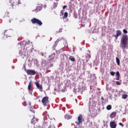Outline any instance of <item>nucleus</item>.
I'll use <instances>...</instances> for the list:
<instances>
[{"label":"nucleus","instance_id":"obj_35","mask_svg":"<svg viewBox=\"0 0 128 128\" xmlns=\"http://www.w3.org/2000/svg\"><path fill=\"white\" fill-rule=\"evenodd\" d=\"M39 102H40V100H39Z\"/></svg>","mask_w":128,"mask_h":128},{"label":"nucleus","instance_id":"obj_4","mask_svg":"<svg viewBox=\"0 0 128 128\" xmlns=\"http://www.w3.org/2000/svg\"><path fill=\"white\" fill-rule=\"evenodd\" d=\"M14 32L12 30H5L4 32V34L6 38H10L12 36Z\"/></svg>","mask_w":128,"mask_h":128},{"label":"nucleus","instance_id":"obj_28","mask_svg":"<svg viewBox=\"0 0 128 128\" xmlns=\"http://www.w3.org/2000/svg\"><path fill=\"white\" fill-rule=\"evenodd\" d=\"M119 125L120 126H124V124H122V122L119 123Z\"/></svg>","mask_w":128,"mask_h":128},{"label":"nucleus","instance_id":"obj_30","mask_svg":"<svg viewBox=\"0 0 128 128\" xmlns=\"http://www.w3.org/2000/svg\"><path fill=\"white\" fill-rule=\"evenodd\" d=\"M67 8V6H63V10H64V8Z\"/></svg>","mask_w":128,"mask_h":128},{"label":"nucleus","instance_id":"obj_15","mask_svg":"<svg viewBox=\"0 0 128 128\" xmlns=\"http://www.w3.org/2000/svg\"><path fill=\"white\" fill-rule=\"evenodd\" d=\"M60 40H61L60 39H58L56 42H55V44L54 45L53 48H56V46H58V42H60Z\"/></svg>","mask_w":128,"mask_h":128},{"label":"nucleus","instance_id":"obj_25","mask_svg":"<svg viewBox=\"0 0 128 128\" xmlns=\"http://www.w3.org/2000/svg\"><path fill=\"white\" fill-rule=\"evenodd\" d=\"M34 108V107H32L30 108V112H33V114H34V110H32Z\"/></svg>","mask_w":128,"mask_h":128},{"label":"nucleus","instance_id":"obj_11","mask_svg":"<svg viewBox=\"0 0 128 128\" xmlns=\"http://www.w3.org/2000/svg\"><path fill=\"white\" fill-rule=\"evenodd\" d=\"M110 127L111 128H116V124L114 122H110Z\"/></svg>","mask_w":128,"mask_h":128},{"label":"nucleus","instance_id":"obj_5","mask_svg":"<svg viewBox=\"0 0 128 128\" xmlns=\"http://www.w3.org/2000/svg\"><path fill=\"white\" fill-rule=\"evenodd\" d=\"M42 102L44 106H47L48 104V96H44L42 98Z\"/></svg>","mask_w":128,"mask_h":128},{"label":"nucleus","instance_id":"obj_7","mask_svg":"<svg viewBox=\"0 0 128 128\" xmlns=\"http://www.w3.org/2000/svg\"><path fill=\"white\" fill-rule=\"evenodd\" d=\"M26 72L27 74H29L30 76H34L36 74V70H26Z\"/></svg>","mask_w":128,"mask_h":128},{"label":"nucleus","instance_id":"obj_34","mask_svg":"<svg viewBox=\"0 0 128 128\" xmlns=\"http://www.w3.org/2000/svg\"><path fill=\"white\" fill-rule=\"evenodd\" d=\"M29 106H30V103L29 104Z\"/></svg>","mask_w":128,"mask_h":128},{"label":"nucleus","instance_id":"obj_29","mask_svg":"<svg viewBox=\"0 0 128 128\" xmlns=\"http://www.w3.org/2000/svg\"><path fill=\"white\" fill-rule=\"evenodd\" d=\"M120 80V76H117V78H116V80Z\"/></svg>","mask_w":128,"mask_h":128},{"label":"nucleus","instance_id":"obj_17","mask_svg":"<svg viewBox=\"0 0 128 128\" xmlns=\"http://www.w3.org/2000/svg\"><path fill=\"white\" fill-rule=\"evenodd\" d=\"M68 16V12H65L64 13L63 18H66Z\"/></svg>","mask_w":128,"mask_h":128},{"label":"nucleus","instance_id":"obj_31","mask_svg":"<svg viewBox=\"0 0 128 128\" xmlns=\"http://www.w3.org/2000/svg\"><path fill=\"white\" fill-rule=\"evenodd\" d=\"M19 54H22V52L21 51H19Z\"/></svg>","mask_w":128,"mask_h":128},{"label":"nucleus","instance_id":"obj_18","mask_svg":"<svg viewBox=\"0 0 128 128\" xmlns=\"http://www.w3.org/2000/svg\"><path fill=\"white\" fill-rule=\"evenodd\" d=\"M66 120H70V116L68 114H66V115H65V116H64Z\"/></svg>","mask_w":128,"mask_h":128},{"label":"nucleus","instance_id":"obj_19","mask_svg":"<svg viewBox=\"0 0 128 128\" xmlns=\"http://www.w3.org/2000/svg\"><path fill=\"white\" fill-rule=\"evenodd\" d=\"M116 62L118 66H120V59L118 58H116Z\"/></svg>","mask_w":128,"mask_h":128},{"label":"nucleus","instance_id":"obj_20","mask_svg":"<svg viewBox=\"0 0 128 128\" xmlns=\"http://www.w3.org/2000/svg\"><path fill=\"white\" fill-rule=\"evenodd\" d=\"M122 98L124 100H126V98H128V94H123V95L122 96Z\"/></svg>","mask_w":128,"mask_h":128},{"label":"nucleus","instance_id":"obj_26","mask_svg":"<svg viewBox=\"0 0 128 128\" xmlns=\"http://www.w3.org/2000/svg\"><path fill=\"white\" fill-rule=\"evenodd\" d=\"M123 32L124 34H128V30H126V29L123 30Z\"/></svg>","mask_w":128,"mask_h":128},{"label":"nucleus","instance_id":"obj_36","mask_svg":"<svg viewBox=\"0 0 128 128\" xmlns=\"http://www.w3.org/2000/svg\"><path fill=\"white\" fill-rule=\"evenodd\" d=\"M29 128H30V126H29Z\"/></svg>","mask_w":128,"mask_h":128},{"label":"nucleus","instance_id":"obj_10","mask_svg":"<svg viewBox=\"0 0 128 128\" xmlns=\"http://www.w3.org/2000/svg\"><path fill=\"white\" fill-rule=\"evenodd\" d=\"M120 36H122V31H120V30H118L116 31V34L114 35L115 38L118 40V38Z\"/></svg>","mask_w":128,"mask_h":128},{"label":"nucleus","instance_id":"obj_22","mask_svg":"<svg viewBox=\"0 0 128 128\" xmlns=\"http://www.w3.org/2000/svg\"><path fill=\"white\" fill-rule=\"evenodd\" d=\"M116 84L118 86H120V84H122V82H120V81H117L116 82Z\"/></svg>","mask_w":128,"mask_h":128},{"label":"nucleus","instance_id":"obj_13","mask_svg":"<svg viewBox=\"0 0 128 128\" xmlns=\"http://www.w3.org/2000/svg\"><path fill=\"white\" fill-rule=\"evenodd\" d=\"M42 6H37L36 8L35 9V12H40V10H42Z\"/></svg>","mask_w":128,"mask_h":128},{"label":"nucleus","instance_id":"obj_2","mask_svg":"<svg viewBox=\"0 0 128 128\" xmlns=\"http://www.w3.org/2000/svg\"><path fill=\"white\" fill-rule=\"evenodd\" d=\"M78 120L75 122V124L77 126H78L80 124H82L84 122V117L82 116V115L80 114L79 116L78 117Z\"/></svg>","mask_w":128,"mask_h":128},{"label":"nucleus","instance_id":"obj_12","mask_svg":"<svg viewBox=\"0 0 128 128\" xmlns=\"http://www.w3.org/2000/svg\"><path fill=\"white\" fill-rule=\"evenodd\" d=\"M116 112H113L110 114V118H116Z\"/></svg>","mask_w":128,"mask_h":128},{"label":"nucleus","instance_id":"obj_9","mask_svg":"<svg viewBox=\"0 0 128 128\" xmlns=\"http://www.w3.org/2000/svg\"><path fill=\"white\" fill-rule=\"evenodd\" d=\"M35 84L38 90H40V92L42 90V86L40 85L38 82H35Z\"/></svg>","mask_w":128,"mask_h":128},{"label":"nucleus","instance_id":"obj_6","mask_svg":"<svg viewBox=\"0 0 128 128\" xmlns=\"http://www.w3.org/2000/svg\"><path fill=\"white\" fill-rule=\"evenodd\" d=\"M29 116H30L32 118L31 120V124H36L38 122V119L36 118V117H34V114H32L30 113V114Z\"/></svg>","mask_w":128,"mask_h":128},{"label":"nucleus","instance_id":"obj_32","mask_svg":"<svg viewBox=\"0 0 128 128\" xmlns=\"http://www.w3.org/2000/svg\"><path fill=\"white\" fill-rule=\"evenodd\" d=\"M102 100H104V98L102 97Z\"/></svg>","mask_w":128,"mask_h":128},{"label":"nucleus","instance_id":"obj_21","mask_svg":"<svg viewBox=\"0 0 128 128\" xmlns=\"http://www.w3.org/2000/svg\"><path fill=\"white\" fill-rule=\"evenodd\" d=\"M111 108H112V105H108L106 106V110H110Z\"/></svg>","mask_w":128,"mask_h":128},{"label":"nucleus","instance_id":"obj_1","mask_svg":"<svg viewBox=\"0 0 128 128\" xmlns=\"http://www.w3.org/2000/svg\"><path fill=\"white\" fill-rule=\"evenodd\" d=\"M120 46L124 52L125 50H128V34L122 35L121 40H120Z\"/></svg>","mask_w":128,"mask_h":128},{"label":"nucleus","instance_id":"obj_16","mask_svg":"<svg viewBox=\"0 0 128 128\" xmlns=\"http://www.w3.org/2000/svg\"><path fill=\"white\" fill-rule=\"evenodd\" d=\"M69 60H71V62H76V59L74 58V56H70V58H69Z\"/></svg>","mask_w":128,"mask_h":128},{"label":"nucleus","instance_id":"obj_14","mask_svg":"<svg viewBox=\"0 0 128 128\" xmlns=\"http://www.w3.org/2000/svg\"><path fill=\"white\" fill-rule=\"evenodd\" d=\"M32 88V81H30L28 84V90L29 91V92H30V90Z\"/></svg>","mask_w":128,"mask_h":128},{"label":"nucleus","instance_id":"obj_33","mask_svg":"<svg viewBox=\"0 0 128 128\" xmlns=\"http://www.w3.org/2000/svg\"><path fill=\"white\" fill-rule=\"evenodd\" d=\"M62 30V28H60V30Z\"/></svg>","mask_w":128,"mask_h":128},{"label":"nucleus","instance_id":"obj_27","mask_svg":"<svg viewBox=\"0 0 128 128\" xmlns=\"http://www.w3.org/2000/svg\"><path fill=\"white\" fill-rule=\"evenodd\" d=\"M116 76H120V72H118V71L116 72Z\"/></svg>","mask_w":128,"mask_h":128},{"label":"nucleus","instance_id":"obj_24","mask_svg":"<svg viewBox=\"0 0 128 128\" xmlns=\"http://www.w3.org/2000/svg\"><path fill=\"white\" fill-rule=\"evenodd\" d=\"M110 74L111 76H114V74H116V72H110Z\"/></svg>","mask_w":128,"mask_h":128},{"label":"nucleus","instance_id":"obj_8","mask_svg":"<svg viewBox=\"0 0 128 128\" xmlns=\"http://www.w3.org/2000/svg\"><path fill=\"white\" fill-rule=\"evenodd\" d=\"M8 4L9 6H12V8H15L16 6V2H14V0H10Z\"/></svg>","mask_w":128,"mask_h":128},{"label":"nucleus","instance_id":"obj_3","mask_svg":"<svg viewBox=\"0 0 128 128\" xmlns=\"http://www.w3.org/2000/svg\"><path fill=\"white\" fill-rule=\"evenodd\" d=\"M31 22L34 24H38V26H42V22L36 18H34L31 20Z\"/></svg>","mask_w":128,"mask_h":128},{"label":"nucleus","instance_id":"obj_23","mask_svg":"<svg viewBox=\"0 0 128 128\" xmlns=\"http://www.w3.org/2000/svg\"><path fill=\"white\" fill-rule=\"evenodd\" d=\"M24 52H25L24 56H26V54H28V50L26 49V48H24Z\"/></svg>","mask_w":128,"mask_h":128}]
</instances>
